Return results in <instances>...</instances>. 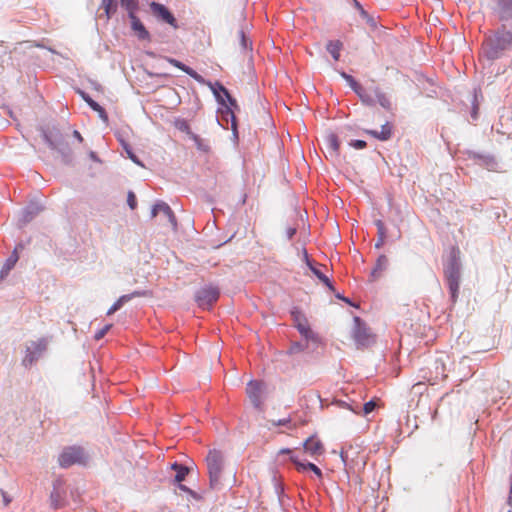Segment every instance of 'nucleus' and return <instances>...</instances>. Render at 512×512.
Returning <instances> with one entry per match:
<instances>
[{
	"instance_id": "nucleus-12",
	"label": "nucleus",
	"mask_w": 512,
	"mask_h": 512,
	"mask_svg": "<svg viewBox=\"0 0 512 512\" xmlns=\"http://www.w3.org/2000/svg\"><path fill=\"white\" fill-rule=\"evenodd\" d=\"M304 452L313 458H317L322 455L325 451L323 443L316 437H309L303 443Z\"/></svg>"
},
{
	"instance_id": "nucleus-45",
	"label": "nucleus",
	"mask_w": 512,
	"mask_h": 512,
	"mask_svg": "<svg viewBox=\"0 0 512 512\" xmlns=\"http://www.w3.org/2000/svg\"><path fill=\"white\" fill-rule=\"evenodd\" d=\"M384 241H385L384 238H380L379 237L377 242H376V244H375V247L378 248V249L381 248L383 246V244H384Z\"/></svg>"
},
{
	"instance_id": "nucleus-24",
	"label": "nucleus",
	"mask_w": 512,
	"mask_h": 512,
	"mask_svg": "<svg viewBox=\"0 0 512 512\" xmlns=\"http://www.w3.org/2000/svg\"><path fill=\"white\" fill-rule=\"evenodd\" d=\"M341 48L342 43L340 41H330L327 44V51L332 55L335 61L339 60Z\"/></svg>"
},
{
	"instance_id": "nucleus-33",
	"label": "nucleus",
	"mask_w": 512,
	"mask_h": 512,
	"mask_svg": "<svg viewBox=\"0 0 512 512\" xmlns=\"http://www.w3.org/2000/svg\"><path fill=\"white\" fill-rule=\"evenodd\" d=\"M375 225L377 227L378 235L380 236V238L385 239L386 238V228H385L384 223L381 220H377L375 222Z\"/></svg>"
},
{
	"instance_id": "nucleus-46",
	"label": "nucleus",
	"mask_w": 512,
	"mask_h": 512,
	"mask_svg": "<svg viewBox=\"0 0 512 512\" xmlns=\"http://www.w3.org/2000/svg\"><path fill=\"white\" fill-rule=\"evenodd\" d=\"M73 135H74V137H75L79 142H82V141H83V138H82V136H81V134H80V132H79V131L74 130Z\"/></svg>"
},
{
	"instance_id": "nucleus-36",
	"label": "nucleus",
	"mask_w": 512,
	"mask_h": 512,
	"mask_svg": "<svg viewBox=\"0 0 512 512\" xmlns=\"http://www.w3.org/2000/svg\"><path fill=\"white\" fill-rule=\"evenodd\" d=\"M350 146L355 149H364L367 146V143L364 140H352L350 142Z\"/></svg>"
},
{
	"instance_id": "nucleus-21",
	"label": "nucleus",
	"mask_w": 512,
	"mask_h": 512,
	"mask_svg": "<svg viewBox=\"0 0 512 512\" xmlns=\"http://www.w3.org/2000/svg\"><path fill=\"white\" fill-rule=\"evenodd\" d=\"M100 8H102L104 10L106 18L110 19L117 12L118 1L117 0H101Z\"/></svg>"
},
{
	"instance_id": "nucleus-39",
	"label": "nucleus",
	"mask_w": 512,
	"mask_h": 512,
	"mask_svg": "<svg viewBox=\"0 0 512 512\" xmlns=\"http://www.w3.org/2000/svg\"><path fill=\"white\" fill-rule=\"evenodd\" d=\"M123 305L117 300L107 311V315H112L119 310Z\"/></svg>"
},
{
	"instance_id": "nucleus-7",
	"label": "nucleus",
	"mask_w": 512,
	"mask_h": 512,
	"mask_svg": "<svg viewBox=\"0 0 512 512\" xmlns=\"http://www.w3.org/2000/svg\"><path fill=\"white\" fill-rule=\"evenodd\" d=\"M160 213H162L164 217L163 224L170 225L172 230L175 231L177 229L176 217L167 203L162 201L157 202L152 208L151 217L155 218Z\"/></svg>"
},
{
	"instance_id": "nucleus-28",
	"label": "nucleus",
	"mask_w": 512,
	"mask_h": 512,
	"mask_svg": "<svg viewBox=\"0 0 512 512\" xmlns=\"http://www.w3.org/2000/svg\"><path fill=\"white\" fill-rule=\"evenodd\" d=\"M447 284L451 293L452 301L456 302L460 288V280L448 281Z\"/></svg>"
},
{
	"instance_id": "nucleus-1",
	"label": "nucleus",
	"mask_w": 512,
	"mask_h": 512,
	"mask_svg": "<svg viewBox=\"0 0 512 512\" xmlns=\"http://www.w3.org/2000/svg\"><path fill=\"white\" fill-rule=\"evenodd\" d=\"M512 49V32L506 29L499 30L486 44V56L489 59L499 58L504 51Z\"/></svg>"
},
{
	"instance_id": "nucleus-2",
	"label": "nucleus",
	"mask_w": 512,
	"mask_h": 512,
	"mask_svg": "<svg viewBox=\"0 0 512 512\" xmlns=\"http://www.w3.org/2000/svg\"><path fill=\"white\" fill-rule=\"evenodd\" d=\"M445 371L446 368L444 363L442 361L435 360L429 366L421 370V375L419 376L420 380L416 382L413 387L424 385L425 383H428L429 385L438 384L440 381L447 378Z\"/></svg>"
},
{
	"instance_id": "nucleus-8",
	"label": "nucleus",
	"mask_w": 512,
	"mask_h": 512,
	"mask_svg": "<svg viewBox=\"0 0 512 512\" xmlns=\"http://www.w3.org/2000/svg\"><path fill=\"white\" fill-rule=\"evenodd\" d=\"M219 298V290L213 286L201 288L196 294V301L199 306L208 308L212 306Z\"/></svg>"
},
{
	"instance_id": "nucleus-29",
	"label": "nucleus",
	"mask_w": 512,
	"mask_h": 512,
	"mask_svg": "<svg viewBox=\"0 0 512 512\" xmlns=\"http://www.w3.org/2000/svg\"><path fill=\"white\" fill-rule=\"evenodd\" d=\"M217 86L219 87L220 92L223 94V96L227 99L228 104L231 107L237 108V102L236 100L230 95L228 90L222 86L221 84L217 83Z\"/></svg>"
},
{
	"instance_id": "nucleus-26",
	"label": "nucleus",
	"mask_w": 512,
	"mask_h": 512,
	"mask_svg": "<svg viewBox=\"0 0 512 512\" xmlns=\"http://www.w3.org/2000/svg\"><path fill=\"white\" fill-rule=\"evenodd\" d=\"M17 250H18V247H16L14 249L12 255L6 260V262L3 266V269H2V274H4V273L7 274L14 267L16 262L18 261L19 256L17 254Z\"/></svg>"
},
{
	"instance_id": "nucleus-48",
	"label": "nucleus",
	"mask_w": 512,
	"mask_h": 512,
	"mask_svg": "<svg viewBox=\"0 0 512 512\" xmlns=\"http://www.w3.org/2000/svg\"><path fill=\"white\" fill-rule=\"evenodd\" d=\"M89 106H90V108H91L92 110H95V109L99 106V104H98L96 101H94V100H93V101H91V103L89 104Z\"/></svg>"
},
{
	"instance_id": "nucleus-4",
	"label": "nucleus",
	"mask_w": 512,
	"mask_h": 512,
	"mask_svg": "<svg viewBox=\"0 0 512 512\" xmlns=\"http://www.w3.org/2000/svg\"><path fill=\"white\" fill-rule=\"evenodd\" d=\"M43 138L51 149L58 151L64 157L70 156L71 150L58 128L52 127L43 130Z\"/></svg>"
},
{
	"instance_id": "nucleus-25",
	"label": "nucleus",
	"mask_w": 512,
	"mask_h": 512,
	"mask_svg": "<svg viewBox=\"0 0 512 512\" xmlns=\"http://www.w3.org/2000/svg\"><path fill=\"white\" fill-rule=\"evenodd\" d=\"M310 268H311V270H312L313 274H314V275H315V276H316V277H317V278H318V279H319V280H320L324 285H326V286H327L331 291H333V290H334V287H333V285H332V283H331L330 279H329L326 275H324V274L322 273V271L320 270V268L315 267V266H310Z\"/></svg>"
},
{
	"instance_id": "nucleus-44",
	"label": "nucleus",
	"mask_w": 512,
	"mask_h": 512,
	"mask_svg": "<svg viewBox=\"0 0 512 512\" xmlns=\"http://www.w3.org/2000/svg\"><path fill=\"white\" fill-rule=\"evenodd\" d=\"M240 35H241V44H242L243 48L246 49L247 48V38L245 37L243 31H240Z\"/></svg>"
},
{
	"instance_id": "nucleus-6",
	"label": "nucleus",
	"mask_w": 512,
	"mask_h": 512,
	"mask_svg": "<svg viewBox=\"0 0 512 512\" xmlns=\"http://www.w3.org/2000/svg\"><path fill=\"white\" fill-rule=\"evenodd\" d=\"M265 385L261 381L251 380L248 382L246 387V393L249 397L253 406L257 409H261L263 404Z\"/></svg>"
},
{
	"instance_id": "nucleus-23",
	"label": "nucleus",
	"mask_w": 512,
	"mask_h": 512,
	"mask_svg": "<svg viewBox=\"0 0 512 512\" xmlns=\"http://www.w3.org/2000/svg\"><path fill=\"white\" fill-rule=\"evenodd\" d=\"M172 469L176 471L175 481L181 483L189 473V469L178 463L172 465Z\"/></svg>"
},
{
	"instance_id": "nucleus-31",
	"label": "nucleus",
	"mask_w": 512,
	"mask_h": 512,
	"mask_svg": "<svg viewBox=\"0 0 512 512\" xmlns=\"http://www.w3.org/2000/svg\"><path fill=\"white\" fill-rule=\"evenodd\" d=\"M143 293L142 292H139V291H136V292H133L131 294H126V295H122L121 297L118 298V301L124 305L126 302L130 301L132 298L134 297H140L142 296Z\"/></svg>"
},
{
	"instance_id": "nucleus-37",
	"label": "nucleus",
	"mask_w": 512,
	"mask_h": 512,
	"mask_svg": "<svg viewBox=\"0 0 512 512\" xmlns=\"http://www.w3.org/2000/svg\"><path fill=\"white\" fill-rule=\"evenodd\" d=\"M110 328H111V325H110V324H109V325H106L105 327H103L102 329H100V330L95 334L94 338H95L96 340H100V339H102V338L106 335V333L109 331V329H110Z\"/></svg>"
},
{
	"instance_id": "nucleus-34",
	"label": "nucleus",
	"mask_w": 512,
	"mask_h": 512,
	"mask_svg": "<svg viewBox=\"0 0 512 512\" xmlns=\"http://www.w3.org/2000/svg\"><path fill=\"white\" fill-rule=\"evenodd\" d=\"M127 203L132 210H134L137 206L136 196L132 191H130L127 195Z\"/></svg>"
},
{
	"instance_id": "nucleus-13",
	"label": "nucleus",
	"mask_w": 512,
	"mask_h": 512,
	"mask_svg": "<svg viewBox=\"0 0 512 512\" xmlns=\"http://www.w3.org/2000/svg\"><path fill=\"white\" fill-rule=\"evenodd\" d=\"M495 13L501 21L512 19V0H496Z\"/></svg>"
},
{
	"instance_id": "nucleus-52",
	"label": "nucleus",
	"mask_w": 512,
	"mask_h": 512,
	"mask_svg": "<svg viewBox=\"0 0 512 512\" xmlns=\"http://www.w3.org/2000/svg\"><path fill=\"white\" fill-rule=\"evenodd\" d=\"M351 410H352L354 413H356V414H359V413H360L357 409L351 408Z\"/></svg>"
},
{
	"instance_id": "nucleus-5",
	"label": "nucleus",
	"mask_w": 512,
	"mask_h": 512,
	"mask_svg": "<svg viewBox=\"0 0 512 512\" xmlns=\"http://www.w3.org/2000/svg\"><path fill=\"white\" fill-rule=\"evenodd\" d=\"M84 452L80 447H68L59 455L58 461L61 467L67 468L74 464L84 462Z\"/></svg>"
},
{
	"instance_id": "nucleus-49",
	"label": "nucleus",
	"mask_w": 512,
	"mask_h": 512,
	"mask_svg": "<svg viewBox=\"0 0 512 512\" xmlns=\"http://www.w3.org/2000/svg\"><path fill=\"white\" fill-rule=\"evenodd\" d=\"M3 500H4L5 506L9 505L10 499L7 497V495L5 493H3Z\"/></svg>"
},
{
	"instance_id": "nucleus-42",
	"label": "nucleus",
	"mask_w": 512,
	"mask_h": 512,
	"mask_svg": "<svg viewBox=\"0 0 512 512\" xmlns=\"http://www.w3.org/2000/svg\"><path fill=\"white\" fill-rule=\"evenodd\" d=\"M176 127L184 131L188 129V124L186 123L185 120H177Z\"/></svg>"
},
{
	"instance_id": "nucleus-50",
	"label": "nucleus",
	"mask_w": 512,
	"mask_h": 512,
	"mask_svg": "<svg viewBox=\"0 0 512 512\" xmlns=\"http://www.w3.org/2000/svg\"><path fill=\"white\" fill-rule=\"evenodd\" d=\"M280 452L285 453V454H290L291 450L290 449H282Z\"/></svg>"
},
{
	"instance_id": "nucleus-20",
	"label": "nucleus",
	"mask_w": 512,
	"mask_h": 512,
	"mask_svg": "<svg viewBox=\"0 0 512 512\" xmlns=\"http://www.w3.org/2000/svg\"><path fill=\"white\" fill-rule=\"evenodd\" d=\"M445 278L447 282L460 280V267L456 260H453L445 270Z\"/></svg>"
},
{
	"instance_id": "nucleus-9",
	"label": "nucleus",
	"mask_w": 512,
	"mask_h": 512,
	"mask_svg": "<svg viewBox=\"0 0 512 512\" xmlns=\"http://www.w3.org/2000/svg\"><path fill=\"white\" fill-rule=\"evenodd\" d=\"M168 63L173 65L174 67L182 70L186 74H188L190 77H192L195 81H197L199 84L208 85L214 92V94L219 98L220 95L218 92L214 89L213 85L210 82H207L200 74H198L195 70L188 67L187 65L183 64L177 59L166 57L165 58Z\"/></svg>"
},
{
	"instance_id": "nucleus-32",
	"label": "nucleus",
	"mask_w": 512,
	"mask_h": 512,
	"mask_svg": "<svg viewBox=\"0 0 512 512\" xmlns=\"http://www.w3.org/2000/svg\"><path fill=\"white\" fill-rule=\"evenodd\" d=\"M376 407V402L374 400H370L366 402L363 406V415H368L371 413Z\"/></svg>"
},
{
	"instance_id": "nucleus-38",
	"label": "nucleus",
	"mask_w": 512,
	"mask_h": 512,
	"mask_svg": "<svg viewBox=\"0 0 512 512\" xmlns=\"http://www.w3.org/2000/svg\"><path fill=\"white\" fill-rule=\"evenodd\" d=\"M304 350V346L300 343H293L289 349L290 353H298Z\"/></svg>"
},
{
	"instance_id": "nucleus-30",
	"label": "nucleus",
	"mask_w": 512,
	"mask_h": 512,
	"mask_svg": "<svg viewBox=\"0 0 512 512\" xmlns=\"http://www.w3.org/2000/svg\"><path fill=\"white\" fill-rule=\"evenodd\" d=\"M121 5L125 7V9L129 12V15L131 13H134V11L137 8V0H120Z\"/></svg>"
},
{
	"instance_id": "nucleus-17",
	"label": "nucleus",
	"mask_w": 512,
	"mask_h": 512,
	"mask_svg": "<svg viewBox=\"0 0 512 512\" xmlns=\"http://www.w3.org/2000/svg\"><path fill=\"white\" fill-rule=\"evenodd\" d=\"M294 320L296 322V327L300 334L305 337L306 339H313L314 334L312 330L310 329V326L307 322V320L304 317H301L299 313H293Z\"/></svg>"
},
{
	"instance_id": "nucleus-3",
	"label": "nucleus",
	"mask_w": 512,
	"mask_h": 512,
	"mask_svg": "<svg viewBox=\"0 0 512 512\" xmlns=\"http://www.w3.org/2000/svg\"><path fill=\"white\" fill-rule=\"evenodd\" d=\"M223 454L218 450L209 451L206 457L207 469L209 474L210 486L216 488L220 484L223 470Z\"/></svg>"
},
{
	"instance_id": "nucleus-41",
	"label": "nucleus",
	"mask_w": 512,
	"mask_h": 512,
	"mask_svg": "<svg viewBox=\"0 0 512 512\" xmlns=\"http://www.w3.org/2000/svg\"><path fill=\"white\" fill-rule=\"evenodd\" d=\"M124 148H125V150H126V152H127L128 156H129V158H130L133 162H135V163H137V164H140V162L137 160V157L133 154V152L131 151V149H129V148H128V145H124Z\"/></svg>"
},
{
	"instance_id": "nucleus-11",
	"label": "nucleus",
	"mask_w": 512,
	"mask_h": 512,
	"mask_svg": "<svg viewBox=\"0 0 512 512\" xmlns=\"http://www.w3.org/2000/svg\"><path fill=\"white\" fill-rule=\"evenodd\" d=\"M356 328L354 331V339L355 341L362 345L366 346L373 341V337L369 332V329L361 323L360 318H355Z\"/></svg>"
},
{
	"instance_id": "nucleus-22",
	"label": "nucleus",
	"mask_w": 512,
	"mask_h": 512,
	"mask_svg": "<svg viewBox=\"0 0 512 512\" xmlns=\"http://www.w3.org/2000/svg\"><path fill=\"white\" fill-rule=\"evenodd\" d=\"M325 142L331 153L338 154L340 149V142L334 133H329L325 137Z\"/></svg>"
},
{
	"instance_id": "nucleus-10",
	"label": "nucleus",
	"mask_w": 512,
	"mask_h": 512,
	"mask_svg": "<svg viewBox=\"0 0 512 512\" xmlns=\"http://www.w3.org/2000/svg\"><path fill=\"white\" fill-rule=\"evenodd\" d=\"M150 9L152 14L159 20L171 25L175 29L178 27L175 17L163 4L152 2Z\"/></svg>"
},
{
	"instance_id": "nucleus-14",
	"label": "nucleus",
	"mask_w": 512,
	"mask_h": 512,
	"mask_svg": "<svg viewBox=\"0 0 512 512\" xmlns=\"http://www.w3.org/2000/svg\"><path fill=\"white\" fill-rule=\"evenodd\" d=\"M364 133L367 135H370L380 141H387L392 136V125L389 122H386L385 124H383L381 126L380 131L365 129Z\"/></svg>"
},
{
	"instance_id": "nucleus-35",
	"label": "nucleus",
	"mask_w": 512,
	"mask_h": 512,
	"mask_svg": "<svg viewBox=\"0 0 512 512\" xmlns=\"http://www.w3.org/2000/svg\"><path fill=\"white\" fill-rule=\"evenodd\" d=\"M95 112L98 113V116L105 122L107 123L108 122V115L105 111V109L102 107V106H98L95 110Z\"/></svg>"
},
{
	"instance_id": "nucleus-18",
	"label": "nucleus",
	"mask_w": 512,
	"mask_h": 512,
	"mask_svg": "<svg viewBox=\"0 0 512 512\" xmlns=\"http://www.w3.org/2000/svg\"><path fill=\"white\" fill-rule=\"evenodd\" d=\"M290 459L295 464L297 471L304 472L306 470H309V471L314 472V474L318 478H322V472L315 464L310 463V462H307V463L301 462V461H299V459L296 456H291Z\"/></svg>"
},
{
	"instance_id": "nucleus-43",
	"label": "nucleus",
	"mask_w": 512,
	"mask_h": 512,
	"mask_svg": "<svg viewBox=\"0 0 512 512\" xmlns=\"http://www.w3.org/2000/svg\"><path fill=\"white\" fill-rule=\"evenodd\" d=\"M362 95H363V97H360V98H361V100H362L364 103H366V104H371V103H372L371 98H370L368 95H366V94L364 93V90H363V89H362Z\"/></svg>"
},
{
	"instance_id": "nucleus-53",
	"label": "nucleus",
	"mask_w": 512,
	"mask_h": 512,
	"mask_svg": "<svg viewBox=\"0 0 512 512\" xmlns=\"http://www.w3.org/2000/svg\"><path fill=\"white\" fill-rule=\"evenodd\" d=\"M509 500H510V501L512 500V489L510 490Z\"/></svg>"
},
{
	"instance_id": "nucleus-15",
	"label": "nucleus",
	"mask_w": 512,
	"mask_h": 512,
	"mask_svg": "<svg viewBox=\"0 0 512 512\" xmlns=\"http://www.w3.org/2000/svg\"><path fill=\"white\" fill-rule=\"evenodd\" d=\"M129 17L131 19V28L135 32L137 37L140 40H149L150 34L146 30L145 26L140 21V19L138 17H136L134 13H131V15H129Z\"/></svg>"
},
{
	"instance_id": "nucleus-19",
	"label": "nucleus",
	"mask_w": 512,
	"mask_h": 512,
	"mask_svg": "<svg viewBox=\"0 0 512 512\" xmlns=\"http://www.w3.org/2000/svg\"><path fill=\"white\" fill-rule=\"evenodd\" d=\"M476 158L479 161V164L484 166L489 171H497L498 163L493 156L490 155H477Z\"/></svg>"
},
{
	"instance_id": "nucleus-51",
	"label": "nucleus",
	"mask_w": 512,
	"mask_h": 512,
	"mask_svg": "<svg viewBox=\"0 0 512 512\" xmlns=\"http://www.w3.org/2000/svg\"><path fill=\"white\" fill-rule=\"evenodd\" d=\"M295 233V229H292L289 231V237L291 238Z\"/></svg>"
},
{
	"instance_id": "nucleus-27",
	"label": "nucleus",
	"mask_w": 512,
	"mask_h": 512,
	"mask_svg": "<svg viewBox=\"0 0 512 512\" xmlns=\"http://www.w3.org/2000/svg\"><path fill=\"white\" fill-rule=\"evenodd\" d=\"M342 77L348 82L350 87L357 93L359 97H363L361 85H359L351 75L342 73Z\"/></svg>"
},
{
	"instance_id": "nucleus-40",
	"label": "nucleus",
	"mask_w": 512,
	"mask_h": 512,
	"mask_svg": "<svg viewBox=\"0 0 512 512\" xmlns=\"http://www.w3.org/2000/svg\"><path fill=\"white\" fill-rule=\"evenodd\" d=\"M291 422L290 418H283V419H280L278 421H271V424L273 426H285L287 424H289Z\"/></svg>"
},
{
	"instance_id": "nucleus-47",
	"label": "nucleus",
	"mask_w": 512,
	"mask_h": 512,
	"mask_svg": "<svg viewBox=\"0 0 512 512\" xmlns=\"http://www.w3.org/2000/svg\"><path fill=\"white\" fill-rule=\"evenodd\" d=\"M82 97H83V99L85 100V102H86L88 105L91 103V101H93V99H92L90 96H88V95H86V94H84V93L82 94Z\"/></svg>"
},
{
	"instance_id": "nucleus-16",
	"label": "nucleus",
	"mask_w": 512,
	"mask_h": 512,
	"mask_svg": "<svg viewBox=\"0 0 512 512\" xmlns=\"http://www.w3.org/2000/svg\"><path fill=\"white\" fill-rule=\"evenodd\" d=\"M388 265L389 260L387 256L380 255L376 260L375 267L371 271L370 280L376 281L377 279H379L382 276L383 272L387 270Z\"/></svg>"
},
{
	"instance_id": "nucleus-54",
	"label": "nucleus",
	"mask_w": 512,
	"mask_h": 512,
	"mask_svg": "<svg viewBox=\"0 0 512 512\" xmlns=\"http://www.w3.org/2000/svg\"><path fill=\"white\" fill-rule=\"evenodd\" d=\"M508 512H511V511H508Z\"/></svg>"
}]
</instances>
